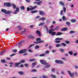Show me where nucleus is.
<instances>
[{"label":"nucleus","instance_id":"9d476101","mask_svg":"<svg viewBox=\"0 0 78 78\" xmlns=\"http://www.w3.org/2000/svg\"><path fill=\"white\" fill-rule=\"evenodd\" d=\"M36 33L38 35L39 37H41V32H40V31L38 30H37L36 31Z\"/></svg>","mask_w":78,"mask_h":78},{"label":"nucleus","instance_id":"aec40b11","mask_svg":"<svg viewBox=\"0 0 78 78\" xmlns=\"http://www.w3.org/2000/svg\"><path fill=\"white\" fill-rule=\"evenodd\" d=\"M67 30V28H63L61 29V31H66Z\"/></svg>","mask_w":78,"mask_h":78},{"label":"nucleus","instance_id":"0eeeda50","mask_svg":"<svg viewBox=\"0 0 78 78\" xmlns=\"http://www.w3.org/2000/svg\"><path fill=\"white\" fill-rule=\"evenodd\" d=\"M27 52V49H24L23 50H22L18 52V53L19 54H22L23 53H25V52Z\"/></svg>","mask_w":78,"mask_h":78},{"label":"nucleus","instance_id":"3c124183","mask_svg":"<svg viewBox=\"0 0 78 78\" xmlns=\"http://www.w3.org/2000/svg\"><path fill=\"white\" fill-rule=\"evenodd\" d=\"M49 53V51H45V54H48V53Z\"/></svg>","mask_w":78,"mask_h":78},{"label":"nucleus","instance_id":"bf43d9fd","mask_svg":"<svg viewBox=\"0 0 78 78\" xmlns=\"http://www.w3.org/2000/svg\"><path fill=\"white\" fill-rule=\"evenodd\" d=\"M17 50H13V52H14V53H16V52H17Z\"/></svg>","mask_w":78,"mask_h":78},{"label":"nucleus","instance_id":"4d7b16f0","mask_svg":"<svg viewBox=\"0 0 78 78\" xmlns=\"http://www.w3.org/2000/svg\"><path fill=\"white\" fill-rule=\"evenodd\" d=\"M34 44H31L29 46V47L28 48H30V47H32V46H34Z\"/></svg>","mask_w":78,"mask_h":78},{"label":"nucleus","instance_id":"473e14b6","mask_svg":"<svg viewBox=\"0 0 78 78\" xmlns=\"http://www.w3.org/2000/svg\"><path fill=\"white\" fill-rule=\"evenodd\" d=\"M44 23H41L38 25V26H42V25H44Z\"/></svg>","mask_w":78,"mask_h":78},{"label":"nucleus","instance_id":"f3484780","mask_svg":"<svg viewBox=\"0 0 78 78\" xmlns=\"http://www.w3.org/2000/svg\"><path fill=\"white\" fill-rule=\"evenodd\" d=\"M37 63L36 62H35L32 63V68H33V67H34L35 66H36V65Z\"/></svg>","mask_w":78,"mask_h":78},{"label":"nucleus","instance_id":"0e129e2a","mask_svg":"<svg viewBox=\"0 0 78 78\" xmlns=\"http://www.w3.org/2000/svg\"><path fill=\"white\" fill-rule=\"evenodd\" d=\"M24 41H25L24 40H22L20 42V43H21L22 44V42H24Z\"/></svg>","mask_w":78,"mask_h":78},{"label":"nucleus","instance_id":"7ed1b4c3","mask_svg":"<svg viewBox=\"0 0 78 78\" xmlns=\"http://www.w3.org/2000/svg\"><path fill=\"white\" fill-rule=\"evenodd\" d=\"M40 62L43 65H48V64L44 60H40Z\"/></svg>","mask_w":78,"mask_h":78},{"label":"nucleus","instance_id":"c756f323","mask_svg":"<svg viewBox=\"0 0 78 78\" xmlns=\"http://www.w3.org/2000/svg\"><path fill=\"white\" fill-rule=\"evenodd\" d=\"M56 34V32H52L51 34V35L52 36H55V35Z\"/></svg>","mask_w":78,"mask_h":78},{"label":"nucleus","instance_id":"338daca9","mask_svg":"<svg viewBox=\"0 0 78 78\" xmlns=\"http://www.w3.org/2000/svg\"><path fill=\"white\" fill-rule=\"evenodd\" d=\"M75 68H76V69H78V66H75Z\"/></svg>","mask_w":78,"mask_h":78},{"label":"nucleus","instance_id":"de8ad7c7","mask_svg":"<svg viewBox=\"0 0 78 78\" xmlns=\"http://www.w3.org/2000/svg\"><path fill=\"white\" fill-rule=\"evenodd\" d=\"M58 28H59L58 27H56L54 29V30H58Z\"/></svg>","mask_w":78,"mask_h":78},{"label":"nucleus","instance_id":"49530a36","mask_svg":"<svg viewBox=\"0 0 78 78\" xmlns=\"http://www.w3.org/2000/svg\"><path fill=\"white\" fill-rule=\"evenodd\" d=\"M43 78H48V77L45 75H43L42 76Z\"/></svg>","mask_w":78,"mask_h":78},{"label":"nucleus","instance_id":"2f4dec72","mask_svg":"<svg viewBox=\"0 0 78 78\" xmlns=\"http://www.w3.org/2000/svg\"><path fill=\"white\" fill-rule=\"evenodd\" d=\"M31 72H37V70L35 69H32Z\"/></svg>","mask_w":78,"mask_h":78},{"label":"nucleus","instance_id":"b1692460","mask_svg":"<svg viewBox=\"0 0 78 78\" xmlns=\"http://www.w3.org/2000/svg\"><path fill=\"white\" fill-rule=\"evenodd\" d=\"M5 51H6V50H4V51H2L1 52V54H0V55H3V54L5 53Z\"/></svg>","mask_w":78,"mask_h":78},{"label":"nucleus","instance_id":"6ab92c4d","mask_svg":"<svg viewBox=\"0 0 78 78\" xmlns=\"http://www.w3.org/2000/svg\"><path fill=\"white\" fill-rule=\"evenodd\" d=\"M20 63H15V67H18V66H19V65H20Z\"/></svg>","mask_w":78,"mask_h":78},{"label":"nucleus","instance_id":"4be33fe9","mask_svg":"<svg viewBox=\"0 0 78 78\" xmlns=\"http://www.w3.org/2000/svg\"><path fill=\"white\" fill-rule=\"evenodd\" d=\"M20 9L22 11H23V10H24V9H25V7L24 6H22L20 7Z\"/></svg>","mask_w":78,"mask_h":78},{"label":"nucleus","instance_id":"72a5a7b5","mask_svg":"<svg viewBox=\"0 0 78 78\" xmlns=\"http://www.w3.org/2000/svg\"><path fill=\"white\" fill-rule=\"evenodd\" d=\"M1 62H2L3 63H5L6 61L5 59H1Z\"/></svg>","mask_w":78,"mask_h":78},{"label":"nucleus","instance_id":"c9c22d12","mask_svg":"<svg viewBox=\"0 0 78 78\" xmlns=\"http://www.w3.org/2000/svg\"><path fill=\"white\" fill-rule=\"evenodd\" d=\"M71 21L73 23H74V22H76V20L74 19H71Z\"/></svg>","mask_w":78,"mask_h":78},{"label":"nucleus","instance_id":"2eb2a0df","mask_svg":"<svg viewBox=\"0 0 78 78\" xmlns=\"http://www.w3.org/2000/svg\"><path fill=\"white\" fill-rule=\"evenodd\" d=\"M21 45H22V44L20 43V42H19L18 43L16 44V46H17V47H20Z\"/></svg>","mask_w":78,"mask_h":78},{"label":"nucleus","instance_id":"f03ea898","mask_svg":"<svg viewBox=\"0 0 78 78\" xmlns=\"http://www.w3.org/2000/svg\"><path fill=\"white\" fill-rule=\"evenodd\" d=\"M62 40H63L62 38H57L55 39V43H60L61 41H62Z\"/></svg>","mask_w":78,"mask_h":78},{"label":"nucleus","instance_id":"39448f33","mask_svg":"<svg viewBox=\"0 0 78 78\" xmlns=\"http://www.w3.org/2000/svg\"><path fill=\"white\" fill-rule=\"evenodd\" d=\"M55 62L56 63H57V64H64V62L61 61V60H55Z\"/></svg>","mask_w":78,"mask_h":78},{"label":"nucleus","instance_id":"e2e57ef3","mask_svg":"<svg viewBox=\"0 0 78 78\" xmlns=\"http://www.w3.org/2000/svg\"><path fill=\"white\" fill-rule=\"evenodd\" d=\"M69 53L70 55H72V52L71 51H69Z\"/></svg>","mask_w":78,"mask_h":78},{"label":"nucleus","instance_id":"680f3d73","mask_svg":"<svg viewBox=\"0 0 78 78\" xmlns=\"http://www.w3.org/2000/svg\"><path fill=\"white\" fill-rule=\"evenodd\" d=\"M73 55H74V56H76V55H77V53H73Z\"/></svg>","mask_w":78,"mask_h":78},{"label":"nucleus","instance_id":"f257e3e1","mask_svg":"<svg viewBox=\"0 0 78 78\" xmlns=\"http://www.w3.org/2000/svg\"><path fill=\"white\" fill-rule=\"evenodd\" d=\"M12 5L13 7V8L14 9H16V10L13 13L14 14H17V12H19V8L18 7H17V6L16 5H15L14 3H13L12 4Z\"/></svg>","mask_w":78,"mask_h":78},{"label":"nucleus","instance_id":"bb28decb","mask_svg":"<svg viewBox=\"0 0 78 78\" xmlns=\"http://www.w3.org/2000/svg\"><path fill=\"white\" fill-rule=\"evenodd\" d=\"M18 73L20 75H23V74H24V73L22 71L19 72H18Z\"/></svg>","mask_w":78,"mask_h":78},{"label":"nucleus","instance_id":"4c0bfd02","mask_svg":"<svg viewBox=\"0 0 78 78\" xmlns=\"http://www.w3.org/2000/svg\"><path fill=\"white\" fill-rule=\"evenodd\" d=\"M51 76L52 78H56V76H55V75H53V74L51 75Z\"/></svg>","mask_w":78,"mask_h":78},{"label":"nucleus","instance_id":"052dcab7","mask_svg":"<svg viewBox=\"0 0 78 78\" xmlns=\"http://www.w3.org/2000/svg\"><path fill=\"white\" fill-rule=\"evenodd\" d=\"M65 42L67 44H70V42H69V41H65Z\"/></svg>","mask_w":78,"mask_h":78},{"label":"nucleus","instance_id":"58836bf2","mask_svg":"<svg viewBox=\"0 0 78 78\" xmlns=\"http://www.w3.org/2000/svg\"><path fill=\"white\" fill-rule=\"evenodd\" d=\"M63 11L64 12H66V8L65 7H63Z\"/></svg>","mask_w":78,"mask_h":78},{"label":"nucleus","instance_id":"ddd939ff","mask_svg":"<svg viewBox=\"0 0 78 78\" xmlns=\"http://www.w3.org/2000/svg\"><path fill=\"white\" fill-rule=\"evenodd\" d=\"M12 13V11H6L5 12V14H10Z\"/></svg>","mask_w":78,"mask_h":78},{"label":"nucleus","instance_id":"a878e982","mask_svg":"<svg viewBox=\"0 0 78 78\" xmlns=\"http://www.w3.org/2000/svg\"><path fill=\"white\" fill-rule=\"evenodd\" d=\"M36 61V59L34 58H32L29 60V61L30 62H33V61Z\"/></svg>","mask_w":78,"mask_h":78},{"label":"nucleus","instance_id":"f704fd0d","mask_svg":"<svg viewBox=\"0 0 78 78\" xmlns=\"http://www.w3.org/2000/svg\"><path fill=\"white\" fill-rule=\"evenodd\" d=\"M37 12V10H36V11H32L31 12V13H32L33 14L34 13H36V12Z\"/></svg>","mask_w":78,"mask_h":78},{"label":"nucleus","instance_id":"dca6fc26","mask_svg":"<svg viewBox=\"0 0 78 78\" xmlns=\"http://www.w3.org/2000/svg\"><path fill=\"white\" fill-rule=\"evenodd\" d=\"M63 33L60 32H58L57 33V34L55 35V36H60L61 34H62Z\"/></svg>","mask_w":78,"mask_h":78},{"label":"nucleus","instance_id":"cd10ccee","mask_svg":"<svg viewBox=\"0 0 78 78\" xmlns=\"http://www.w3.org/2000/svg\"><path fill=\"white\" fill-rule=\"evenodd\" d=\"M17 28H18V30H22V27L20 26H18L17 27Z\"/></svg>","mask_w":78,"mask_h":78},{"label":"nucleus","instance_id":"603ef678","mask_svg":"<svg viewBox=\"0 0 78 78\" xmlns=\"http://www.w3.org/2000/svg\"><path fill=\"white\" fill-rule=\"evenodd\" d=\"M27 11H30V7H27Z\"/></svg>","mask_w":78,"mask_h":78},{"label":"nucleus","instance_id":"6e6d98bb","mask_svg":"<svg viewBox=\"0 0 78 78\" xmlns=\"http://www.w3.org/2000/svg\"><path fill=\"white\" fill-rule=\"evenodd\" d=\"M44 40H41L39 42L40 43H43V42H44Z\"/></svg>","mask_w":78,"mask_h":78},{"label":"nucleus","instance_id":"ea45409f","mask_svg":"<svg viewBox=\"0 0 78 78\" xmlns=\"http://www.w3.org/2000/svg\"><path fill=\"white\" fill-rule=\"evenodd\" d=\"M60 14L61 15V16H63V10H62L61 11Z\"/></svg>","mask_w":78,"mask_h":78},{"label":"nucleus","instance_id":"5fc2aeb1","mask_svg":"<svg viewBox=\"0 0 78 78\" xmlns=\"http://www.w3.org/2000/svg\"><path fill=\"white\" fill-rule=\"evenodd\" d=\"M66 19V18L64 16H63L62 17V19L63 20H64L65 19Z\"/></svg>","mask_w":78,"mask_h":78},{"label":"nucleus","instance_id":"20e7f679","mask_svg":"<svg viewBox=\"0 0 78 78\" xmlns=\"http://www.w3.org/2000/svg\"><path fill=\"white\" fill-rule=\"evenodd\" d=\"M36 41L37 42H34V44H39V43H40V41H41V38H37L36 39Z\"/></svg>","mask_w":78,"mask_h":78},{"label":"nucleus","instance_id":"393cba45","mask_svg":"<svg viewBox=\"0 0 78 78\" xmlns=\"http://www.w3.org/2000/svg\"><path fill=\"white\" fill-rule=\"evenodd\" d=\"M25 62V60H23L20 61V62L19 63L20 64H22V63H24V62Z\"/></svg>","mask_w":78,"mask_h":78},{"label":"nucleus","instance_id":"c85d7f7f","mask_svg":"<svg viewBox=\"0 0 78 78\" xmlns=\"http://www.w3.org/2000/svg\"><path fill=\"white\" fill-rule=\"evenodd\" d=\"M66 23L68 26H70V22H66Z\"/></svg>","mask_w":78,"mask_h":78},{"label":"nucleus","instance_id":"09e8293b","mask_svg":"<svg viewBox=\"0 0 78 78\" xmlns=\"http://www.w3.org/2000/svg\"><path fill=\"white\" fill-rule=\"evenodd\" d=\"M28 64H24V66L25 67H28Z\"/></svg>","mask_w":78,"mask_h":78},{"label":"nucleus","instance_id":"69168bd1","mask_svg":"<svg viewBox=\"0 0 78 78\" xmlns=\"http://www.w3.org/2000/svg\"><path fill=\"white\" fill-rule=\"evenodd\" d=\"M46 31H47V33H48V28H46Z\"/></svg>","mask_w":78,"mask_h":78},{"label":"nucleus","instance_id":"9b49d317","mask_svg":"<svg viewBox=\"0 0 78 78\" xmlns=\"http://www.w3.org/2000/svg\"><path fill=\"white\" fill-rule=\"evenodd\" d=\"M37 7V6H34L33 7H31L30 8V11H32L33 10H34V9H35Z\"/></svg>","mask_w":78,"mask_h":78},{"label":"nucleus","instance_id":"864d4df0","mask_svg":"<svg viewBox=\"0 0 78 78\" xmlns=\"http://www.w3.org/2000/svg\"><path fill=\"white\" fill-rule=\"evenodd\" d=\"M26 31V29H24V31L21 32L22 34H23V33H25Z\"/></svg>","mask_w":78,"mask_h":78},{"label":"nucleus","instance_id":"774afa93","mask_svg":"<svg viewBox=\"0 0 78 78\" xmlns=\"http://www.w3.org/2000/svg\"><path fill=\"white\" fill-rule=\"evenodd\" d=\"M26 2H30V0H25Z\"/></svg>","mask_w":78,"mask_h":78},{"label":"nucleus","instance_id":"8fccbe9b","mask_svg":"<svg viewBox=\"0 0 78 78\" xmlns=\"http://www.w3.org/2000/svg\"><path fill=\"white\" fill-rule=\"evenodd\" d=\"M56 47H61V45L60 44H58L56 45Z\"/></svg>","mask_w":78,"mask_h":78},{"label":"nucleus","instance_id":"13d9d810","mask_svg":"<svg viewBox=\"0 0 78 78\" xmlns=\"http://www.w3.org/2000/svg\"><path fill=\"white\" fill-rule=\"evenodd\" d=\"M15 55V54H13L10 55V57H12V56H14V55Z\"/></svg>","mask_w":78,"mask_h":78},{"label":"nucleus","instance_id":"423d86ee","mask_svg":"<svg viewBox=\"0 0 78 78\" xmlns=\"http://www.w3.org/2000/svg\"><path fill=\"white\" fill-rule=\"evenodd\" d=\"M4 5L7 7H9V6H11V4L9 2L5 3H4Z\"/></svg>","mask_w":78,"mask_h":78},{"label":"nucleus","instance_id":"1a4fd4ad","mask_svg":"<svg viewBox=\"0 0 78 78\" xmlns=\"http://www.w3.org/2000/svg\"><path fill=\"white\" fill-rule=\"evenodd\" d=\"M39 14L41 16H44L45 15V12L42 11H39Z\"/></svg>","mask_w":78,"mask_h":78},{"label":"nucleus","instance_id":"a19ab883","mask_svg":"<svg viewBox=\"0 0 78 78\" xmlns=\"http://www.w3.org/2000/svg\"><path fill=\"white\" fill-rule=\"evenodd\" d=\"M50 65H46V66H44V67H45V68H48L50 67Z\"/></svg>","mask_w":78,"mask_h":78},{"label":"nucleus","instance_id":"c03bdc74","mask_svg":"<svg viewBox=\"0 0 78 78\" xmlns=\"http://www.w3.org/2000/svg\"><path fill=\"white\" fill-rule=\"evenodd\" d=\"M35 47L36 48H35V49H38V48H39V46L38 45H36Z\"/></svg>","mask_w":78,"mask_h":78},{"label":"nucleus","instance_id":"7c9ffc66","mask_svg":"<svg viewBox=\"0 0 78 78\" xmlns=\"http://www.w3.org/2000/svg\"><path fill=\"white\" fill-rule=\"evenodd\" d=\"M42 1H40L39 2H37V5H41V3H42Z\"/></svg>","mask_w":78,"mask_h":78},{"label":"nucleus","instance_id":"4468645a","mask_svg":"<svg viewBox=\"0 0 78 78\" xmlns=\"http://www.w3.org/2000/svg\"><path fill=\"white\" fill-rule=\"evenodd\" d=\"M59 3L60 5H62V6H65V4H64V3L63 2H59Z\"/></svg>","mask_w":78,"mask_h":78},{"label":"nucleus","instance_id":"f8f14e48","mask_svg":"<svg viewBox=\"0 0 78 78\" xmlns=\"http://www.w3.org/2000/svg\"><path fill=\"white\" fill-rule=\"evenodd\" d=\"M28 37L29 39H34V38H35L34 36L31 35L29 36Z\"/></svg>","mask_w":78,"mask_h":78},{"label":"nucleus","instance_id":"6e6552de","mask_svg":"<svg viewBox=\"0 0 78 78\" xmlns=\"http://www.w3.org/2000/svg\"><path fill=\"white\" fill-rule=\"evenodd\" d=\"M69 74L70 76H71V77H73V76H74V75H75V74L73 73H71V72L69 71V70H68L67 71Z\"/></svg>","mask_w":78,"mask_h":78},{"label":"nucleus","instance_id":"37998d69","mask_svg":"<svg viewBox=\"0 0 78 78\" xmlns=\"http://www.w3.org/2000/svg\"><path fill=\"white\" fill-rule=\"evenodd\" d=\"M45 55L44 54H43L39 55V56L42 57V56H44Z\"/></svg>","mask_w":78,"mask_h":78},{"label":"nucleus","instance_id":"5701e85b","mask_svg":"<svg viewBox=\"0 0 78 78\" xmlns=\"http://www.w3.org/2000/svg\"><path fill=\"white\" fill-rule=\"evenodd\" d=\"M60 44L62 45L63 47H66V45H67L66 44L64 43H62Z\"/></svg>","mask_w":78,"mask_h":78},{"label":"nucleus","instance_id":"e433bc0d","mask_svg":"<svg viewBox=\"0 0 78 78\" xmlns=\"http://www.w3.org/2000/svg\"><path fill=\"white\" fill-rule=\"evenodd\" d=\"M75 33V32L73 30H71L69 32L70 34H73V33Z\"/></svg>","mask_w":78,"mask_h":78},{"label":"nucleus","instance_id":"a211bd4d","mask_svg":"<svg viewBox=\"0 0 78 78\" xmlns=\"http://www.w3.org/2000/svg\"><path fill=\"white\" fill-rule=\"evenodd\" d=\"M1 11L2 12H4L5 14L6 12V10L5 9H1Z\"/></svg>","mask_w":78,"mask_h":78},{"label":"nucleus","instance_id":"a18cd8bd","mask_svg":"<svg viewBox=\"0 0 78 78\" xmlns=\"http://www.w3.org/2000/svg\"><path fill=\"white\" fill-rule=\"evenodd\" d=\"M59 50L61 51L62 53H63L64 52V49L62 48H60L59 49Z\"/></svg>","mask_w":78,"mask_h":78},{"label":"nucleus","instance_id":"79ce46f5","mask_svg":"<svg viewBox=\"0 0 78 78\" xmlns=\"http://www.w3.org/2000/svg\"><path fill=\"white\" fill-rule=\"evenodd\" d=\"M48 32H49V34H51L53 31H52L51 30H49V31H48Z\"/></svg>","mask_w":78,"mask_h":78},{"label":"nucleus","instance_id":"412c9836","mask_svg":"<svg viewBox=\"0 0 78 78\" xmlns=\"http://www.w3.org/2000/svg\"><path fill=\"white\" fill-rule=\"evenodd\" d=\"M46 19H45V18H44V17H42L41 18H40L39 19V20H42V21H44V20H46Z\"/></svg>","mask_w":78,"mask_h":78}]
</instances>
